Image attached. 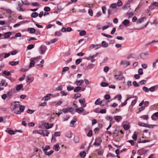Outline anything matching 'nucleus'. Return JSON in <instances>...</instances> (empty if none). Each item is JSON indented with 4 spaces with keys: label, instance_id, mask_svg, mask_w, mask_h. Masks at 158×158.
Listing matches in <instances>:
<instances>
[{
    "label": "nucleus",
    "instance_id": "1",
    "mask_svg": "<svg viewBox=\"0 0 158 158\" xmlns=\"http://www.w3.org/2000/svg\"><path fill=\"white\" fill-rule=\"evenodd\" d=\"M109 102V101H106L105 100H102L100 102V99L98 98L95 101V104L96 105L101 104L102 106H104L107 105L108 102Z\"/></svg>",
    "mask_w": 158,
    "mask_h": 158
},
{
    "label": "nucleus",
    "instance_id": "2",
    "mask_svg": "<svg viewBox=\"0 0 158 158\" xmlns=\"http://www.w3.org/2000/svg\"><path fill=\"white\" fill-rule=\"evenodd\" d=\"M47 49V47L46 46L42 45L39 48V51L40 54H43L45 53Z\"/></svg>",
    "mask_w": 158,
    "mask_h": 158
},
{
    "label": "nucleus",
    "instance_id": "3",
    "mask_svg": "<svg viewBox=\"0 0 158 158\" xmlns=\"http://www.w3.org/2000/svg\"><path fill=\"white\" fill-rule=\"evenodd\" d=\"M16 92V90L15 88L11 89L7 93V97L10 98L13 96L14 94Z\"/></svg>",
    "mask_w": 158,
    "mask_h": 158
},
{
    "label": "nucleus",
    "instance_id": "4",
    "mask_svg": "<svg viewBox=\"0 0 158 158\" xmlns=\"http://www.w3.org/2000/svg\"><path fill=\"white\" fill-rule=\"evenodd\" d=\"M102 141L101 138L100 137H98L95 139L94 145L97 146H99L100 145Z\"/></svg>",
    "mask_w": 158,
    "mask_h": 158
},
{
    "label": "nucleus",
    "instance_id": "5",
    "mask_svg": "<svg viewBox=\"0 0 158 158\" xmlns=\"http://www.w3.org/2000/svg\"><path fill=\"white\" fill-rule=\"evenodd\" d=\"M19 110H17L15 111V113L17 114H20L21 113H22L24 112L25 106H19Z\"/></svg>",
    "mask_w": 158,
    "mask_h": 158
},
{
    "label": "nucleus",
    "instance_id": "6",
    "mask_svg": "<svg viewBox=\"0 0 158 158\" xmlns=\"http://www.w3.org/2000/svg\"><path fill=\"white\" fill-rule=\"evenodd\" d=\"M148 52H147L145 53H142L140 54V56L141 59L143 60H146L148 58Z\"/></svg>",
    "mask_w": 158,
    "mask_h": 158
},
{
    "label": "nucleus",
    "instance_id": "7",
    "mask_svg": "<svg viewBox=\"0 0 158 158\" xmlns=\"http://www.w3.org/2000/svg\"><path fill=\"white\" fill-rule=\"evenodd\" d=\"M20 106V105L18 104H16V102H13L11 104V106L13 110L15 111H16V109H18Z\"/></svg>",
    "mask_w": 158,
    "mask_h": 158
},
{
    "label": "nucleus",
    "instance_id": "8",
    "mask_svg": "<svg viewBox=\"0 0 158 158\" xmlns=\"http://www.w3.org/2000/svg\"><path fill=\"white\" fill-rule=\"evenodd\" d=\"M121 64L124 67H126L130 65V62L127 61L122 60L121 62Z\"/></svg>",
    "mask_w": 158,
    "mask_h": 158
},
{
    "label": "nucleus",
    "instance_id": "9",
    "mask_svg": "<svg viewBox=\"0 0 158 158\" xmlns=\"http://www.w3.org/2000/svg\"><path fill=\"white\" fill-rule=\"evenodd\" d=\"M101 46V45L100 44H97L96 45L92 44L90 46V48H95V49H97L100 48Z\"/></svg>",
    "mask_w": 158,
    "mask_h": 158
},
{
    "label": "nucleus",
    "instance_id": "10",
    "mask_svg": "<svg viewBox=\"0 0 158 158\" xmlns=\"http://www.w3.org/2000/svg\"><path fill=\"white\" fill-rule=\"evenodd\" d=\"M114 77L116 80H121L123 78V75L121 72H119V74L118 75H115Z\"/></svg>",
    "mask_w": 158,
    "mask_h": 158
},
{
    "label": "nucleus",
    "instance_id": "11",
    "mask_svg": "<svg viewBox=\"0 0 158 158\" xmlns=\"http://www.w3.org/2000/svg\"><path fill=\"white\" fill-rule=\"evenodd\" d=\"M43 125L46 129L52 128L53 125V124H49L48 123H45Z\"/></svg>",
    "mask_w": 158,
    "mask_h": 158
},
{
    "label": "nucleus",
    "instance_id": "12",
    "mask_svg": "<svg viewBox=\"0 0 158 158\" xmlns=\"http://www.w3.org/2000/svg\"><path fill=\"white\" fill-rule=\"evenodd\" d=\"M122 23L126 27L129 26L130 24V21L128 19H125L122 22Z\"/></svg>",
    "mask_w": 158,
    "mask_h": 158
},
{
    "label": "nucleus",
    "instance_id": "13",
    "mask_svg": "<svg viewBox=\"0 0 158 158\" xmlns=\"http://www.w3.org/2000/svg\"><path fill=\"white\" fill-rule=\"evenodd\" d=\"M12 34V33L11 32H6L3 35L4 36V38L6 39L9 38Z\"/></svg>",
    "mask_w": 158,
    "mask_h": 158
},
{
    "label": "nucleus",
    "instance_id": "14",
    "mask_svg": "<svg viewBox=\"0 0 158 158\" xmlns=\"http://www.w3.org/2000/svg\"><path fill=\"white\" fill-rule=\"evenodd\" d=\"M156 117H158V112L154 113L151 116L152 119L154 120H156Z\"/></svg>",
    "mask_w": 158,
    "mask_h": 158
},
{
    "label": "nucleus",
    "instance_id": "15",
    "mask_svg": "<svg viewBox=\"0 0 158 158\" xmlns=\"http://www.w3.org/2000/svg\"><path fill=\"white\" fill-rule=\"evenodd\" d=\"M122 118L121 116H116L114 117V119L117 122H119Z\"/></svg>",
    "mask_w": 158,
    "mask_h": 158
},
{
    "label": "nucleus",
    "instance_id": "16",
    "mask_svg": "<svg viewBox=\"0 0 158 158\" xmlns=\"http://www.w3.org/2000/svg\"><path fill=\"white\" fill-rule=\"evenodd\" d=\"M84 109L83 107L78 108L76 109V111L79 114H81L84 111Z\"/></svg>",
    "mask_w": 158,
    "mask_h": 158
},
{
    "label": "nucleus",
    "instance_id": "17",
    "mask_svg": "<svg viewBox=\"0 0 158 158\" xmlns=\"http://www.w3.org/2000/svg\"><path fill=\"white\" fill-rule=\"evenodd\" d=\"M84 82V81L82 80H77L75 82V84L77 85H81Z\"/></svg>",
    "mask_w": 158,
    "mask_h": 158
},
{
    "label": "nucleus",
    "instance_id": "18",
    "mask_svg": "<svg viewBox=\"0 0 158 158\" xmlns=\"http://www.w3.org/2000/svg\"><path fill=\"white\" fill-rule=\"evenodd\" d=\"M34 80V78L33 77H30L27 76V82L29 83H31Z\"/></svg>",
    "mask_w": 158,
    "mask_h": 158
},
{
    "label": "nucleus",
    "instance_id": "19",
    "mask_svg": "<svg viewBox=\"0 0 158 158\" xmlns=\"http://www.w3.org/2000/svg\"><path fill=\"white\" fill-rule=\"evenodd\" d=\"M19 63V61H10L9 63V64L11 66H15L18 64Z\"/></svg>",
    "mask_w": 158,
    "mask_h": 158
},
{
    "label": "nucleus",
    "instance_id": "20",
    "mask_svg": "<svg viewBox=\"0 0 158 158\" xmlns=\"http://www.w3.org/2000/svg\"><path fill=\"white\" fill-rule=\"evenodd\" d=\"M53 148L55 150L57 151L59 150L60 149V147L58 144H56L54 145Z\"/></svg>",
    "mask_w": 158,
    "mask_h": 158
},
{
    "label": "nucleus",
    "instance_id": "21",
    "mask_svg": "<svg viewBox=\"0 0 158 158\" xmlns=\"http://www.w3.org/2000/svg\"><path fill=\"white\" fill-rule=\"evenodd\" d=\"M53 95L52 94H48L46 95V96L45 97H44L43 98V99H44V101H48V100L50 99V98H48L49 97L51 96V95Z\"/></svg>",
    "mask_w": 158,
    "mask_h": 158
},
{
    "label": "nucleus",
    "instance_id": "22",
    "mask_svg": "<svg viewBox=\"0 0 158 158\" xmlns=\"http://www.w3.org/2000/svg\"><path fill=\"white\" fill-rule=\"evenodd\" d=\"M158 86L157 85H155L151 87L149 89V90L151 92H154L156 90V88L157 87L158 88Z\"/></svg>",
    "mask_w": 158,
    "mask_h": 158
},
{
    "label": "nucleus",
    "instance_id": "23",
    "mask_svg": "<svg viewBox=\"0 0 158 158\" xmlns=\"http://www.w3.org/2000/svg\"><path fill=\"white\" fill-rule=\"evenodd\" d=\"M95 66V64H91L88 65L87 67V69H90L94 68Z\"/></svg>",
    "mask_w": 158,
    "mask_h": 158
},
{
    "label": "nucleus",
    "instance_id": "24",
    "mask_svg": "<svg viewBox=\"0 0 158 158\" xmlns=\"http://www.w3.org/2000/svg\"><path fill=\"white\" fill-rule=\"evenodd\" d=\"M102 46L104 48H106L108 46V44L105 41H103L102 43Z\"/></svg>",
    "mask_w": 158,
    "mask_h": 158
},
{
    "label": "nucleus",
    "instance_id": "25",
    "mask_svg": "<svg viewBox=\"0 0 158 158\" xmlns=\"http://www.w3.org/2000/svg\"><path fill=\"white\" fill-rule=\"evenodd\" d=\"M54 151L53 150H51L49 152H47V151H45L44 152V154L45 155H48V156H50L53 152Z\"/></svg>",
    "mask_w": 158,
    "mask_h": 158
},
{
    "label": "nucleus",
    "instance_id": "26",
    "mask_svg": "<svg viewBox=\"0 0 158 158\" xmlns=\"http://www.w3.org/2000/svg\"><path fill=\"white\" fill-rule=\"evenodd\" d=\"M81 89V87L80 86H77L74 88V91L75 92H77Z\"/></svg>",
    "mask_w": 158,
    "mask_h": 158
},
{
    "label": "nucleus",
    "instance_id": "27",
    "mask_svg": "<svg viewBox=\"0 0 158 158\" xmlns=\"http://www.w3.org/2000/svg\"><path fill=\"white\" fill-rule=\"evenodd\" d=\"M43 133L42 134V135L44 136H48V135L49 134V132L47 130H43Z\"/></svg>",
    "mask_w": 158,
    "mask_h": 158
},
{
    "label": "nucleus",
    "instance_id": "28",
    "mask_svg": "<svg viewBox=\"0 0 158 158\" xmlns=\"http://www.w3.org/2000/svg\"><path fill=\"white\" fill-rule=\"evenodd\" d=\"M42 148L44 152H45V151H47L48 150L50 149V148L49 145H46L45 146V148L43 147Z\"/></svg>",
    "mask_w": 158,
    "mask_h": 158
},
{
    "label": "nucleus",
    "instance_id": "29",
    "mask_svg": "<svg viewBox=\"0 0 158 158\" xmlns=\"http://www.w3.org/2000/svg\"><path fill=\"white\" fill-rule=\"evenodd\" d=\"M135 56H136L135 54L132 53L128 56L127 59H128L131 58H135Z\"/></svg>",
    "mask_w": 158,
    "mask_h": 158
},
{
    "label": "nucleus",
    "instance_id": "30",
    "mask_svg": "<svg viewBox=\"0 0 158 158\" xmlns=\"http://www.w3.org/2000/svg\"><path fill=\"white\" fill-rule=\"evenodd\" d=\"M23 85L22 84H20L18 85L16 88V90L19 91L23 87Z\"/></svg>",
    "mask_w": 158,
    "mask_h": 158
},
{
    "label": "nucleus",
    "instance_id": "31",
    "mask_svg": "<svg viewBox=\"0 0 158 158\" xmlns=\"http://www.w3.org/2000/svg\"><path fill=\"white\" fill-rule=\"evenodd\" d=\"M27 30L28 31H30L31 33H33L35 32V29L33 28H28Z\"/></svg>",
    "mask_w": 158,
    "mask_h": 158
},
{
    "label": "nucleus",
    "instance_id": "32",
    "mask_svg": "<svg viewBox=\"0 0 158 158\" xmlns=\"http://www.w3.org/2000/svg\"><path fill=\"white\" fill-rule=\"evenodd\" d=\"M35 62L33 60H30V62L29 66V68H31L34 66Z\"/></svg>",
    "mask_w": 158,
    "mask_h": 158
},
{
    "label": "nucleus",
    "instance_id": "33",
    "mask_svg": "<svg viewBox=\"0 0 158 158\" xmlns=\"http://www.w3.org/2000/svg\"><path fill=\"white\" fill-rule=\"evenodd\" d=\"M131 98L130 97H129V98H127V99L125 100V101H124V102L122 103L121 104V107H123L124 106H125V105H126V104H127V101L129 99H130V98Z\"/></svg>",
    "mask_w": 158,
    "mask_h": 158
},
{
    "label": "nucleus",
    "instance_id": "34",
    "mask_svg": "<svg viewBox=\"0 0 158 158\" xmlns=\"http://www.w3.org/2000/svg\"><path fill=\"white\" fill-rule=\"evenodd\" d=\"M38 15V13L36 12H33L32 13L31 17L32 18H36Z\"/></svg>",
    "mask_w": 158,
    "mask_h": 158
},
{
    "label": "nucleus",
    "instance_id": "35",
    "mask_svg": "<svg viewBox=\"0 0 158 158\" xmlns=\"http://www.w3.org/2000/svg\"><path fill=\"white\" fill-rule=\"evenodd\" d=\"M86 155V152L85 151L81 152L80 153V156L84 158Z\"/></svg>",
    "mask_w": 158,
    "mask_h": 158
},
{
    "label": "nucleus",
    "instance_id": "36",
    "mask_svg": "<svg viewBox=\"0 0 158 158\" xmlns=\"http://www.w3.org/2000/svg\"><path fill=\"white\" fill-rule=\"evenodd\" d=\"M62 35L60 31H56L55 33V35L57 36H59Z\"/></svg>",
    "mask_w": 158,
    "mask_h": 158
},
{
    "label": "nucleus",
    "instance_id": "37",
    "mask_svg": "<svg viewBox=\"0 0 158 158\" xmlns=\"http://www.w3.org/2000/svg\"><path fill=\"white\" fill-rule=\"evenodd\" d=\"M74 141L76 143H78L79 141V138L78 136H75L74 138Z\"/></svg>",
    "mask_w": 158,
    "mask_h": 158
},
{
    "label": "nucleus",
    "instance_id": "38",
    "mask_svg": "<svg viewBox=\"0 0 158 158\" xmlns=\"http://www.w3.org/2000/svg\"><path fill=\"white\" fill-rule=\"evenodd\" d=\"M86 34V32L85 30H82L81 31L79 35L80 36H84Z\"/></svg>",
    "mask_w": 158,
    "mask_h": 158
},
{
    "label": "nucleus",
    "instance_id": "39",
    "mask_svg": "<svg viewBox=\"0 0 158 158\" xmlns=\"http://www.w3.org/2000/svg\"><path fill=\"white\" fill-rule=\"evenodd\" d=\"M34 47V44H31L28 45L27 47L28 50H31Z\"/></svg>",
    "mask_w": 158,
    "mask_h": 158
},
{
    "label": "nucleus",
    "instance_id": "40",
    "mask_svg": "<svg viewBox=\"0 0 158 158\" xmlns=\"http://www.w3.org/2000/svg\"><path fill=\"white\" fill-rule=\"evenodd\" d=\"M156 126L157 125H149L147 124V125H146V127L150 128H153L154 127Z\"/></svg>",
    "mask_w": 158,
    "mask_h": 158
},
{
    "label": "nucleus",
    "instance_id": "41",
    "mask_svg": "<svg viewBox=\"0 0 158 158\" xmlns=\"http://www.w3.org/2000/svg\"><path fill=\"white\" fill-rule=\"evenodd\" d=\"M117 4L116 3H114L111 4L110 6V8L112 9L116 8L117 7Z\"/></svg>",
    "mask_w": 158,
    "mask_h": 158
},
{
    "label": "nucleus",
    "instance_id": "42",
    "mask_svg": "<svg viewBox=\"0 0 158 158\" xmlns=\"http://www.w3.org/2000/svg\"><path fill=\"white\" fill-rule=\"evenodd\" d=\"M155 8V6L151 3L149 7V10H153Z\"/></svg>",
    "mask_w": 158,
    "mask_h": 158
},
{
    "label": "nucleus",
    "instance_id": "43",
    "mask_svg": "<svg viewBox=\"0 0 158 158\" xmlns=\"http://www.w3.org/2000/svg\"><path fill=\"white\" fill-rule=\"evenodd\" d=\"M79 102L81 105L84 104L85 102V99L84 98H83V99H79Z\"/></svg>",
    "mask_w": 158,
    "mask_h": 158
},
{
    "label": "nucleus",
    "instance_id": "44",
    "mask_svg": "<svg viewBox=\"0 0 158 158\" xmlns=\"http://www.w3.org/2000/svg\"><path fill=\"white\" fill-rule=\"evenodd\" d=\"M130 7V5L129 3L125 4L123 6L122 8L123 9H127V8Z\"/></svg>",
    "mask_w": 158,
    "mask_h": 158
},
{
    "label": "nucleus",
    "instance_id": "45",
    "mask_svg": "<svg viewBox=\"0 0 158 158\" xmlns=\"http://www.w3.org/2000/svg\"><path fill=\"white\" fill-rule=\"evenodd\" d=\"M138 124L140 126L144 127H146V125H147V124H145L141 122H139L138 123Z\"/></svg>",
    "mask_w": 158,
    "mask_h": 158
},
{
    "label": "nucleus",
    "instance_id": "46",
    "mask_svg": "<svg viewBox=\"0 0 158 158\" xmlns=\"http://www.w3.org/2000/svg\"><path fill=\"white\" fill-rule=\"evenodd\" d=\"M81 94L79 93H77L75 94L74 96V98L76 99L77 98L80 97L81 96Z\"/></svg>",
    "mask_w": 158,
    "mask_h": 158
},
{
    "label": "nucleus",
    "instance_id": "47",
    "mask_svg": "<svg viewBox=\"0 0 158 158\" xmlns=\"http://www.w3.org/2000/svg\"><path fill=\"white\" fill-rule=\"evenodd\" d=\"M137 134H136V132H135L133 135L132 138L135 141L137 140Z\"/></svg>",
    "mask_w": 158,
    "mask_h": 158
},
{
    "label": "nucleus",
    "instance_id": "48",
    "mask_svg": "<svg viewBox=\"0 0 158 158\" xmlns=\"http://www.w3.org/2000/svg\"><path fill=\"white\" fill-rule=\"evenodd\" d=\"M143 90L145 92H148L149 91V89L146 86H143L142 88Z\"/></svg>",
    "mask_w": 158,
    "mask_h": 158
},
{
    "label": "nucleus",
    "instance_id": "49",
    "mask_svg": "<svg viewBox=\"0 0 158 158\" xmlns=\"http://www.w3.org/2000/svg\"><path fill=\"white\" fill-rule=\"evenodd\" d=\"M123 127L124 128V129L126 130H128L130 128L129 126L127 124L124 125L123 126Z\"/></svg>",
    "mask_w": 158,
    "mask_h": 158
},
{
    "label": "nucleus",
    "instance_id": "50",
    "mask_svg": "<svg viewBox=\"0 0 158 158\" xmlns=\"http://www.w3.org/2000/svg\"><path fill=\"white\" fill-rule=\"evenodd\" d=\"M140 118H142L144 120H147L148 119V115H143L140 117Z\"/></svg>",
    "mask_w": 158,
    "mask_h": 158
},
{
    "label": "nucleus",
    "instance_id": "51",
    "mask_svg": "<svg viewBox=\"0 0 158 158\" xmlns=\"http://www.w3.org/2000/svg\"><path fill=\"white\" fill-rule=\"evenodd\" d=\"M67 89L68 91H70L74 89V87L73 86H68L67 87Z\"/></svg>",
    "mask_w": 158,
    "mask_h": 158
},
{
    "label": "nucleus",
    "instance_id": "52",
    "mask_svg": "<svg viewBox=\"0 0 158 158\" xmlns=\"http://www.w3.org/2000/svg\"><path fill=\"white\" fill-rule=\"evenodd\" d=\"M22 2L23 4L25 5H28L30 4V3L27 1H22Z\"/></svg>",
    "mask_w": 158,
    "mask_h": 158
},
{
    "label": "nucleus",
    "instance_id": "53",
    "mask_svg": "<svg viewBox=\"0 0 158 158\" xmlns=\"http://www.w3.org/2000/svg\"><path fill=\"white\" fill-rule=\"evenodd\" d=\"M145 19L144 17H142L141 18H140L138 19L137 21V23H141L143 21V19Z\"/></svg>",
    "mask_w": 158,
    "mask_h": 158
},
{
    "label": "nucleus",
    "instance_id": "54",
    "mask_svg": "<svg viewBox=\"0 0 158 158\" xmlns=\"http://www.w3.org/2000/svg\"><path fill=\"white\" fill-rule=\"evenodd\" d=\"M138 73L139 75H142L143 74V69L142 68H140L138 69Z\"/></svg>",
    "mask_w": 158,
    "mask_h": 158
},
{
    "label": "nucleus",
    "instance_id": "55",
    "mask_svg": "<svg viewBox=\"0 0 158 158\" xmlns=\"http://www.w3.org/2000/svg\"><path fill=\"white\" fill-rule=\"evenodd\" d=\"M101 85L102 87H106L108 86V84L105 82H102L101 83Z\"/></svg>",
    "mask_w": 158,
    "mask_h": 158
},
{
    "label": "nucleus",
    "instance_id": "56",
    "mask_svg": "<svg viewBox=\"0 0 158 158\" xmlns=\"http://www.w3.org/2000/svg\"><path fill=\"white\" fill-rule=\"evenodd\" d=\"M82 61V60L81 59H78L76 60L75 61L76 64L77 65L79 64Z\"/></svg>",
    "mask_w": 158,
    "mask_h": 158
},
{
    "label": "nucleus",
    "instance_id": "57",
    "mask_svg": "<svg viewBox=\"0 0 158 158\" xmlns=\"http://www.w3.org/2000/svg\"><path fill=\"white\" fill-rule=\"evenodd\" d=\"M121 98L122 96L121 94L117 95L115 97V98H117L118 100H121Z\"/></svg>",
    "mask_w": 158,
    "mask_h": 158
},
{
    "label": "nucleus",
    "instance_id": "58",
    "mask_svg": "<svg viewBox=\"0 0 158 158\" xmlns=\"http://www.w3.org/2000/svg\"><path fill=\"white\" fill-rule=\"evenodd\" d=\"M133 85L135 87H138L139 86V84H138L137 82L135 81H134L133 82Z\"/></svg>",
    "mask_w": 158,
    "mask_h": 158
},
{
    "label": "nucleus",
    "instance_id": "59",
    "mask_svg": "<svg viewBox=\"0 0 158 158\" xmlns=\"http://www.w3.org/2000/svg\"><path fill=\"white\" fill-rule=\"evenodd\" d=\"M117 4V6L119 7L122 5L123 3H122V2L121 0H118V2L117 3V4Z\"/></svg>",
    "mask_w": 158,
    "mask_h": 158
},
{
    "label": "nucleus",
    "instance_id": "60",
    "mask_svg": "<svg viewBox=\"0 0 158 158\" xmlns=\"http://www.w3.org/2000/svg\"><path fill=\"white\" fill-rule=\"evenodd\" d=\"M77 121V119L76 118H74L71 121V123L73 125L74 123Z\"/></svg>",
    "mask_w": 158,
    "mask_h": 158
},
{
    "label": "nucleus",
    "instance_id": "61",
    "mask_svg": "<svg viewBox=\"0 0 158 158\" xmlns=\"http://www.w3.org/2000/svg\"><path fill=\"white\" fill-rule=\"evenodd\" d=\"M3 74L6 76H9L10 74V73L9 71H4L3 72Z\"/></svg>",
    "mask_w": 158,
    "mask_h": 158
},
{
    "label": "nucleus",
    "instance_id": "62",
    "mask_svg": "<svg viewBox=\"0 0 158 158\" xmlns=\"http://www.w3.org/2000/svg\"><path fill=\"white\" fill-rule=\"evenodd\" d=\"M65 135L69 138H71L72 137L71 133V132H68L66 133Z\"/></svg>",
    "mask_w": 158,
    "mask_h": 158
},
{
    "label": "nucleus",
    "instance_id": "63",
    "mask_svg": "<svg viewBox=\"0 0 158 158\" xmlns=\"http://www.w3.org/2000/svg\"><path fill=\"white\" fill-rule=\"evenodd\" d=\"M106 156L107 157L110 156L112 158H114L115 157V156L111 153H109Z\"/></svg>",
    "mask_w": 158,
    "mask_h": 158
},
{
    "label": "nucleus",
    "instance_id": "64",
    "mask_svg": "<svg viewBox=\"0 0 158 158\" xmlns=\"http://www.w3.org/2000/svg\"><path fill=\"white\" fill-rule=\"evenodd\" d=\"M118 131L116 130L113 133L114 136L115 137L117 136H118Z\"/></svg>",
    "mask_w": 158,
    "mask_h": 158
}]
</instances>
